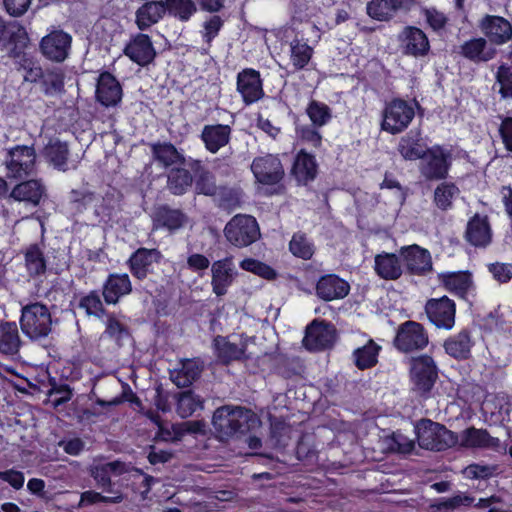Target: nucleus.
Listing matches in <instances>:
<instances>
[{"instance_id":"nucleus-8","label":"nucleus","mask_w":512,"mask_h":512,"mask_svg":"<svg viewBox=\"0 0 512 512\" xmlns=\"http://www.w3.org/2000/svg\"><path fill=\"white\" fill-rule=\"evenodd\" d=\"M71 44L72 36L69 33L55 29L41 39L39 49L46 59L62 63L70 54Z\"/></svg>"},{"instance_id":"nucleus-37","label":"nucleus","mask_w":512,"mask_h":512,"mask_svg":"<svg viewBox=\"0 0 512 512\" xmlns=\"http://www.w3.org/2000/svg\"><path fill=\"white\" fill-rule=\"evenodd\" d=\"M150 147L153 159L164 167L185 164V157L169 142L152 143Z\"/></svg>"},{"instance_id":"nucleus-4","label":"nucleus","mask_w":512,"mask_h":512,"mask_svg":"<svg viewBox=\"0 0 512 512\" xmlns=\"http://www.w3.org/2000/svg\"><path fill=\"white\" fill-rule=\"evenodd\" d=\"M224 235L231 244L242 248L256 242L261 233L253 216L238 214L226 224Z\"/></svg>"},{"instance_id":"nucleus-56","label":"nucleus","mask_w":512,"mask_h":512,"mask_svg":"<svg viewBox=\"0 0 512 512\" xmlns=\"http://www.w3.org/2000/svg\"><path fill=\"white\" fill-rule=\"evenodd\" d=\"M124 499L123 494L120 491H116L114 496L108 497L103 496L98 492H95L93 490L85 491L81 494L79 506L84 507L96 503H110V504H117L121 503Z\"/></svg>"},{"instance_id":"nucleus-40","label":"nucleus","mask_w":512,"mask_h":512,"mask_svg":"<svg viewBox=\"0 0 512 512\" xmlns=\"http://www.w3.org/2000/svg\"><path fill=\"white\" fill-rule=\"evenodd\" d=\"M214 343L218 358L225 364L241 360L245 356V344L238 345L220 336L215 338Z\"/></svg>"},{"instance_id":"nucleus-57","label":"nucleus","mask_w":512,"mask_h":512,"mask_svg":"<svg viewBox=\"0 0 512 512\" xmlns=\"http://www.w3.org/2000/svg\"><path fill=\"white\" fill-rule=\"evenodd\" d=\"M496 82L500 85L499 94L502 98H512V67L502 64L496 72Z\"/></svg>"},{"instance_id":"nucleus-51","label":"nucleus","mask_w":512,"mask_h":512,"mask_svg":"<svg viewBox=\"0 0 512 512\" xmlns=\"http://www.w3.org/2000/svg\"><path fill=\"white\" fill-rule=\"evenodd\" d=\"M167 13L181 21H187L196 12V5L192 0H165Z\"/></svg>"},{"instance_id":"nucleus-63","label":"nucleus","mask_w":512,"mask_h":512,"mask_svg":"<svg viewBox=\"0 0 512 512\" xmlns=\"http://www.w3.org/2000/svg\"><path fill=\"white\" fill-rule=\"evenodd\" d=\"M20 68H22L25 71L23 75L25 81L31 83L39 81L41 83L45 70H43L40 66L36 65L31 58L24 59V63H22Z\"/></svg>"},{"instance_id":"nucleus-47","label":"nucleus","mask_w":512,"mask_h":512,"mask_svg":"<svg viewBox=\"0 0 512 512\" xmlns=\"http://www.w3.org/2000/svg\"><path fill=\"white\" fill-rule=\"evenodd\" d=\"M203 399L192 390L177 394L176 411L181 418H187L199 409H203Z\"/></svg>"},{"instance_id":"nucleus-6","label":"nucleus","mask_w":512,"mask_h":512,"mask_svg":"<svg viewBox=\"0 0 512 512\" xmlns=\"http://www.w3.org/2000/svg\"><path fill=\"white\" fill-rule=\"evenodd\" d=\"M36 153L32 146H16L10 149L5 159L8 178L20 179L35 170Z\"/></svg>"},{"instance_id":"nucleus-16","label":"nucleus","mask_w":512,"mask_h":512,"mask_svg":"<svg viewBox=\"0 0 512 512\" xmlns=\"http://www.w3.org/2000/svg\"><path fill=\"white\" fill-rule=\"evenodd\" d=\"M189 217L180 209H174L167 204L154 209L152 222L154 229H166L170 233L180 230L188 223Z\"/></svg>"},{"instance_id":"nucleus-7","label":"nucleus","mask_w":512,"mask_h":512,"mask_svg":"<svg viewBox=\"0 0 512 512\" xmlns=\"http://www.w3.org/2000/svg\"><path fill=\"white\" fill-rule=\"evenodd\" d=\"M428 342V334L424 327L411 320L399 325L394 339L395 347L404 353L422 350L428 345Z\"/></svg>"},{"instance_id":"nucleus-10","label":"nucleus","mask_w":512,"mask_h":512,"mask_svg":"<svg viewBox=\"0 0 512 512\" xmlns=\"http://www.w3.org/2000/svg\"><path fill=\"white\" fill-rule=\"evenodd\" d=\"M478 27L491 46H501L512 39V22L502 16L486 14Z\"/></svg>"},{"instance_id":"nucleus-30","label":"nucleus","mask_w":512,"mask_h":512,"mask_svg":"<svg viewBox=\"0 0 512 512\" xmlns=\"http://www.w3.org/2000/svg\"><path fill=\"white\" fill-rule=\"evenodd\" d=\"M45 191V186L39 180H28L17 184L10 196L17 201L37 206L45 195Z\"/></svg>"},{"instance_id":"nucleus-53","label":"nucleus","mask_w":512,"mask_h":512,"mask_svg":"<svg viewBox=\"0 0 512 512\" xmlns=\"http://www.w3.org/2000/svg\"><path fill=\"white\" fill-rule=\"evenodd\" d=\"M103 335L114 340L118 345H121V341L129 337L130 334L125 324L118 320L114 314H108Z\"/></svg>"},{"instance_id":"nucleus-11","label":"nucleus","mask_w":512,"mask_h":512,"mask_svg":"<svg viewBox=\"0 0 512 512\" xmlns=\"http://www.w3.org/2000/svg\"><path fill=\"white\" fill-rule=\"evenodd\" d=\"M251 170L256 181L263 185H275L285 175L280 159L272 154L256 157L251 164Z\"/></svg>"},{"instance_id":"nucleus-25","label":"nucleus","mask_w":512,"mask_h":512,"mask_svg":"<svg viewBox=\"0 0 512 512\" xmlns=\"http://www.w3.org/2000/svg\"><path fill=\"white\" fill-rule=\"evenodd\" d=\"M461 447L482 448L498 450L500 440L492 437L486 429H477L473 426L463 430L458 440Z\"/></svg>"},{"instance_id":"nucleus-43","label":"nucleus","mask_w":512,"mask_h":512,"mask_svg":"<svg viewBox=\"0 0 512 512\" xmlns=\"http://www.w3.org/2000/svg\"><path fill=\"white\" fill-rule=\"evenodd\" d=\"M192 183L193 177L185 168H172L167 175V188L174 195H183Z\"/></svg>"},{"instance_id":"nucleus-31","label":"nucleus","mask_w":512,"mask_h":512,"mask_svg":"<svg viewBox=\"0 0 512 512\" xmlns=\"http://www.w3.org/2000/svg\"><path fill=\"white\" fill-rule=\"evenodd\" d=\"M473 342L470 333L463 330L456 335L450 336L444 341L445 352L456 360H466L470 357Z\"/></svg>"},{"instance_id":"nucleus-44","label":"nucleus","mask_w":512,"mask_h":512,"mask_svg":"<svg viewBox=\"0 0 512 512\" xmlns=\"http://www.w3.org/2000/svg\"><path fill=\"white\" fill-rule=\"evenodd\" d=\"M274 369L279 376L285 379L301 376L304 372V366L300 358L288 357L286 355H278L275 357Z\"/></svg>"},{"instance_id":"nucleus-52","label":"nucleus","mask_w":512,"mask_h":512,"mask_svg":"<svg viewBox=\"0 0 512 512\" xmlns=\"http://www.w3.org/2000/svg\"><path fill=\"white\" fill-rule=\"evenodd\" d=\"M458 193L459 189L453 183H442L434 191V203L439 209L447 210Z\"/></svg>"},{"instance_id":"nucleus-28","label":"nucleus","mask_w":512,"mask_h":512,"mask_svg":"<svg viewBox=\"0 0 512 512\" xmlns=\"http://www.w3.org/2000/svg\"><path fill=\"white\" fill-rule=\"evenodd\" d=\"M166 13L165 0L147 1L136 11V24L140 30H145L156 24Z\"/></svg>"},{"instance_id":"nucleus-9","label":"nucleus","mask_w":512,"mask_h":512,"mask_svg":"<svg viewBox=\"0 0 512 512\" xmlns=\"http://www.w3.org/2000/svg\"><path fill=\"white\" fill-rule=\"evenodd\" d=\"M410 373L414 390L420 394L429 392L438 377L437 366L433 358L428 355L412 358Z\"/></svg>"},{"instance_id":"nucleus-42","label":"nucleus","mask_w":512,"mask_h":512,"mask_svg":"<svg viewBox=\"0 0 512 512\" xmlns=\"http://www.w3.org/2000/svg\"><path fill=\"white\" fill-rule=\"evenodd\" d=\"M200 374L201 368L199 365L192 360H187L180 369L171 371L170 379L177 387L185 388L197 380Z\"/></svg>"},{"instance_id":"nucleus-32","label":"nucleus","mask_w":512,"mask_h":512,"mask_svg":"<svg viewBox=\"0 0 512 512\" xmlns=\"http://www.w3.org/2000/svg\"><path fill=\"white\" fill-rule=\"evenodd\" d=\"M292 175L300 184H307L317 175V163L313 155L301 150L294 161Z\"/></svg>"},{"instance_id":"nucleus-15","label":"nucleus","mask_w":512,"mask_h":512,"mask_svg":"<svg viewBox=\"0 0 512 512\" xmlns=\"http://www.w3.org/2000/svg\"><path fill=\"white\" fill-rule=\"evenodd\" d=\"M123 53L131 61L140 66L149 65L156 57V51L150 37L142 33H138L131 37L130 41L126 44Z\"/></svg>"},{"instance_id":"nucleus-17","label":"nucleus","mask_w":512,"mask_h":512,"mask_svg":"<svg viewBox=\"0 0 512 512\" xmlns=\"http://www.w3.org/2000/svg\"><path fill=\"white\" fill-rule=\"evenodd\" d=\"M211 286L218 297L224 296L232 285L237 271L231 257L215 261L211 267Z\"/></svg>"},{"instance_id":"nucleus-20","label":"nucleus","mask_w":512,"mask_h":512,"mask_svg":"<svg viewBox=\"0 0 512 512\" xmlns=\"http://www.w3.org/2000/svg\"><path fill=\"white\" fill-rule=\"evenodd\" d=\"M403 52L415 57L425 56L430 44L426 34L419 28L407 26L399 35Z\"/></svg>"},{"instance_id":"nucleus-50","label":"nucleus","mask_w":512,"mask_h":512,"mask_svg":"<svg viewBox=\"0 0 512 512\" xmlns=\"http://www.w3.org/2000/svg\"><path fill=\"white\" fill-rule=\"evenodd\" d=\"M290 59L295 69H303L310 61L313 49L299 39H294L290 43Z\"/></svg>"},{"instance_id":"nucleus-23","label":"nucleus","mask_w":512,"mask_h":512,"mask_svg":"<svg viewBox=\"0 0 512 512\" xmlns=\"http://www.w3.org/2000/svg\"><path fill=\"white\" fill-rule=\"evenodd\" d=\"M96 99L105 107L116 106L122 99V87L109 72L100 74L96 86Z\"/></svg>"},{"instance_id":"nucleus-59","label":"nucleus","mask_w":512,"mask_h":512,"mask_svg":"<svg viewBox=\"0 0 512 512\" xmlns=\"http://www.w3.org/2000/svg\"><path fill=\"white\" fill-rule=\"evenodd\" d=\"M308 116L313 124L322 126L330 119V109L327 105L312 101L307 108Z\"/></svg>"},{"instance_id":"nucleus-38","label":"nucleus","mask_w":512,"mask_h":512,"mask_svg":"<svg viewBox=\"0 0 512 512\" xmlns=\"http://www.w3.org/2000/svg\"><path fill=\"white\" fill-rule=\"evenodd\" d=\"M375 271L386 280H396L402 275L399 258L392 253H383L375 257Z\"/></svg>"},{"instance_id":"nucleus-36","label":"nucleus","mask_w":512,"mask_h":512,"mask_svg":"<svg viewBox=\"0 0 512 512\" xmlns=\"http://www.w3.org/2000/svg\"><path fill=\"white\" fill-rule=\"evenodd\" d=\"M398 151L406 160L421 159L427 150L422 142L420 132L411 130L406 136L402 137L398 144Z\"/></svg>"},{"instance_id":"nucleus-54","label":"nucleus","mask_w":512,"mask_h":512,"mask_svg":"<svg viewBox=\"0 0 512 512\" xmlns=\"http://www.w3.org/2000/svg\"><path fill=\"white\" fill-rule=\"evenodd\" d=\"M289 249L294 256L304 260L310 259L314 254V245L303 233L293 235L289 243Z\"/></svg>"},{"instance_id":"nucleus-29","label":"nucleus","mask_w":512,"mask_h":512,"mask_svg":"<svg viewBox=\"0 0 512 512\" xmlns=\"http://www.w3.org/2000/svg\"><path fill=\"white\" fill-rule=\"evenodd\" d=\"M131 289L127 274H111L103 285V297L107 304H116L120 297L129 294Z\"/></svg>"},{"instance_id":"nucleus-1","label":"nucleus","mask_w":512,"mask_h":512,"mask_svg":"<svg viewBox=\"0 0 512 512\" xmlns=\"http://www.w3.org/2000/svg\"><path fill=\"white\" fill-rule=\"evenodd\" d=\"M259 423L256 414L242 406L223 405L214 411L212 417L216 438L221 442L245 435Z\"/></svg>"},{"instance_id":"nucleus-35","label":"nucleus","mask_w":512,"mask_h":512,"mask_svg":"<svg viewBox=\"0 0 512 512\" xmlns=\"http://www.w3.org/2000/svg\"><path fill=\"white\" fill-rule=\"evenodd\" d=\"M189 166L195 174L196 192L206 196H214L218 187L213 173L206 169L199 160H194Z\"/></svg>"},{"instance_id":"nucleus-13","label":"nucleus","mask_w":512,"mask_h":512,"mask_svg":"<svg viewBox=\"0 0 512 512\" xmlns=\"http://www.w3.org/2000/svg\"><path fill=\"white\" fill-rule=\"evenodd\" d=\"M421 159L420 172L427 180H443L447 177L450 163L448 154L442 148L427 150Z\"/></svg>"},{"instance_id":"nucleus-58","label":"nucleus","mask_w":512,"mask_h":512,"mask_svg":"<svg viewBox=\"0 0 512 512\" xmlns=\"http://www.w3.org/2000/svg\"><path fill=\"white\" fill-rule=\"evenodd\" d=\"M79 306L85 309L88 315L101 317L105 313L100 295L97 291H91L88 295L84 296L80 300Z\"/></svg>"},{"instance_id":"nucleus-21","label":"nucleus","mask_w":512,"mask_h":512,"mask_svg":"<svg viewBox=\"0 0 512 512\" xmlns=\"http://www.w3.org/2000/svg\"><path fill=\"white\" fill-rule=\"evenodd\" d=\"M400 254L407 270L411 274L422 275L432 270L429 252L418 245L402 247Z\"/></svg>"},{"instance_id":"nucleus-55","label":"nucleus","mask_w":512,"mask_h":512,"mask_svg":"<svg viewBox=\"0 0 512 512\" xmlns=\"http://www.w3.org/2000/svg\"><path fill=\"white\" fill-rule=\"evenodd\" d=\"M240 267L243 270L252 272L255 275H258L267 280L275 279L277 276L276 271L272 267L252 258H247L241 261Z\"/></svg>"},{"instance_id":"nucleus-48","label":"nucleus","mask_w":512,"mask_h":512,"mask_svg":"<svg viewBox=\"0 0 512 512\" xmlns=\"http://www.w3.org/2000/svg\"><path fill=\"white\" fill-rule=\"evenodd\" d=\"M379 350L380 346L373 340H369L365 346L356 349L353 353L356 367L365 370L375 366Z\"/></svg>"},{"instance_id":"nucleus-46","label":"nucleus","mask_w":512,"mask_h":512,"mask_svg":"<svg viewBox=\"0 0 512 512\" xmlns=\"http://www.w3.org/2000/svg\"><path fill=\"white\" fill-rule=\"evenodd\" d=\"M64 78L65 75L59 68L45 70L40 83L42 91L48 96L63 94Z\"/></svg>"},{"instance_id":"nucleus-26","label":"nucleus","mask_w":512,"mask_h":512,"mask_svg":"<svg viewBox=\"0 0 512 512\" xmlns=\"http://www.w3.org/2000/svg\"><path fill=\"white\" fill-rule=\"evenodd\" d=\"M161 253L157 249L139 248L130 257L128 263L132 274L138 279H144L151 266L159 262Z\"/></svg>"},{"instance_id":"nucleus-64","label":"nucleus","mask_w":512,"mask_h":512,"mask_svg":"<svg viewBox=\"0 0 512 512\" xmlns=\"http://www.w3.org/2000/svg\"><path fill=\"white\" fill-rule=\"evenodd\" d=\"M414 446V441L400 433H394L391 438L389 448L397 453L409 454L414 449Z\"/></svg>"},{"instance_id":"nucleus-3","label":"nucleus","mask_w":512,"mask_h":512,"mask_svg":"<svg viewBox=\"0 0 512 512\" xmlns=\"http://www.w3.org/2000/svg\"><path fill=\"white\" fill-rule=\"evenodd\" d=\"M52 316L49 308L41 302L22 306L20 327L31 340L47 337L52 331Z\"/></svg>"},{"instance_id":"nucleus-45","label":"nucleus","mask_w":512,"mask_h":512,"mask_svg":"<svg viewBox=\"0 0 512 512\" xmlns=\"http://www.w3.org/2000/svg\"><path fill=\"white\" fill-rule=\"evenodd\" d=\"M14 31L17 33L22 32L23 34L19 35V38L17 39L7 37L6 41L3 43L6 46H12L8 49V56L15 59L19 66H21L22 63H24V59H30V57H28V55L23 51L29 43V37L25 28L21 25H18L16 28H14Z\"/></svg>"},{"instance_id":"nucleus-12","label":"nucleus","mask_w":512,"mask_h":512,"mask_svg":"<svg viewBox=\"0 0 512 512\" xmlns=\"http://www.w3.org/2000/svg\"><path fill=\"white\" fill-rule=\"evenodd\" d=\"M429 320L438 328L451 329L455 323V303L447 296L430 299L425 305Z\"/></svg>"},{"instance_id":"nucleus-27","label":"nucleus","mask_w":512,"mask_h":512,"mask_svg":"<svg viewBox=\"0 0 512 512\" xmlns=\"http://www.w3.org/2000/svg\"><path fill=\"white\" fill-rule=\"evenodd\" d=\"M231 131L229 125H206L202 130L201 139L209 152L216 153L229 143Z\"/></svg>"},{"instance_id":"nucleus-62","label":"nucleus","mask_w":512,"mask_h":512,"mask_svg":"<svg viewBox=\"0 0 512 512\" xmlns=\"http://www.w3.org/2000/svg\"><path fill=\"white\" fill-rule=\"evenodd\" d=\"M496 468L489 465L470 464L464 469V474L470 479H487L494 474Z\"/></svg>"},{"instance_id":"nucleus-60","label":"nucleus","mask_w":512,"mask_h":512,"mask_svg":"<svg viewBox=\"0 0 512 512\" xmlns=\"http://www.w3.org/2000/svg\"><path fill=\"white\" fill-rule=\"evenodd\" d=\"M95 200V194L88 190H72L70 202L77 212H82Z\"/></svg>"},{"instance_id":"nucleus-19","label":"nucleus","mask_w":512,"mask_h":512,"mask_svg":"<svg viewBox=\"0 0 512 512\" xmlns=\"http://www.w3.org/2000/svg\"><path fill=\"white\" fill-rule=\"evenodd\" d=\"M458 53L473 63H486L496 57L497 49L486 38L478 37L465 41L459 46Z\"/></svg>"},{"instance_id":"nucleus-41","label":"nucleus","mask_w":512,"mask_h":512,"mask_svg":"<svg viewBox=\"0 0 512 512\" xmlns=\"http://www.w3.org/2000/svg\"><path fill=\"white\" fill-rule=\"evenodd\" d=\"M444 287L456 295L464 297L472 284L471 275L467 272H452L439 275Z\"/></svg>"},{"instance_id":"nucleus-39","label":"nucleus","mask_w":512,"mask_h":512,"mask_svg":"<svg viewBox=\"0 0 512 512\" xmlns=\"http://www.w3.org/2000/svg\"><path fill=\"white\" fill-rule=\"evenodd\" d=\"M25 268L30 278L43 276L47 270V261L38 245H30L25 252Z\"/></svg>"},{"instance_id":"nucleus-14","label":"nucleus","mask_w":512,"mask_h":512,"mask_svg":"<svg viewBox=\"0 0 512 512\" xmlns=\"http://www.w3.org/2000/svg\"><path fill=\"white\" fill-rule=\"evenodd\" d=\"M335 340V327L330 323L315 320L307 327L303 342L309 350H323L332 347Z\"/></svg>"},{"instance_id":"nucleus-49","label":"nucleus","mask_w":512,"mask_h":512,"mask_svg":"<svg viewBox=\"0 0 512 512\" xmlns=\"http://www.w3.org/2000/svg\"><path fill=\"white\" fill-rule=\"evenodd\" d=\"M45 154L48 160L54 165L55 168L66 171L68 167V145L59 140L50 142L45 147Z\"/></svg>"},{"instance_id":"nucleus-22","label":"nucleus","mask_w":512,"mask_h":512,"mask_svg":"<svg viewBox=\"0 0 512 512\" xmlns=\"http://www.w3.org/2000/svg\"><path fill=\"white\" fill-rule=\"evenodd\" d=\"M416 0H371L367 13L378 21H388L400 10H410Z\"/></svg>"},{"instance_id":"nucleus-33","label":"nucleus","mask_w":512,"mask_h":512,"mask_svg":"<svg viewBox=\"0 0 512 512\" xmlns=\"http://www.w3.org/2000/svg\"><path fill=\"white\" fill-rule=\"evenodd\" d=\"M466 239L476 247H485L491 242V229L486 218L474 216L467 225Z\"/></svg>"},{"instance_id":"nucleus-2","label":"nucleus","mask_w":512,"mask_h":512,"mask_svg":"<svg viewBox=\"0 0 512 512\" xmlns=\"http://www.w3.org/2000/svg\"><path fill=\"white\" fill-rule=\"evenodd\" d=\"M418 444L430 451H444L458 443L459 437L443 424L421 419L415 427Z\"/></svg>"},{"instance_id":"nucleus-24","label":"nucleus","mask_w":512,"mask_h":512,"mask_svg":"<svg viewBox=\"0 0 512 512\" xmlns=\"http://www.w3.org/2000/svg\"><path fill=\"white\" fill-rule=\"evenodd\" d=\"M349 291L348 282L334 274L322 276L316 284V294L324 301L343 299Z\"/></svg>"},{"instance_id":"nucleus-18","label":"nucleus","mask_w":512,"mask_h":512,"mask_svg":"<svg viewBox=\"0 0 512 512\" xmlns=\"http://www.w3.org/2000/svg\"><path fill=\"white\" fill-rule=\"evenodd\" d=\"M237 91L241 94L246 105L261 99L264 91L259 72L254 69L241 71L237 76Z\"/></svg>"},{"instance_id":"nucleus-5","label":"nucleus","mask_w":512,"mask_h":512,"mask_svg":"<svg viewBox=\"0 0 512 512\" xmlns=\"http://www.w3.org/2000/svg\"><path fill=\"white\" fill-rule=\"evenodd\" d=\"M415 116L414 108L403 99H393L383 111L381 128L391 134L404 131Z\"/></svg>"},{"instance_id":"nucleus-61","label":"nucleus","mask_w":512,"mask_h":512,"mask_svg":"<svg viewBox=\"0 0 512 512\" xmlns=\"http://www.w3.org/2000/svg\"><path fill=\"white\" fill-rule=\"evenodd\" d=\"M91 476L96 481L98 487H101L105 492L112 493L115 495V492L112 488V482L110 478V473L104 467V465L95 466L91 470Z\"/></svg>"},{"instance_id":"nucleus-34","label":"nucleus","mask_w":512,"mask_h":512,"mask_svg":"<svg viewBox=\"0 0 512 512\" xmlns=\"http://www.w3.org/2000/svg\"><path fill=\"white\" fill-rule=\"evenodd\" d=\"M21 347V339L15 322L0 321V353L13 356Z\"/></svg>"}]
</instances>
